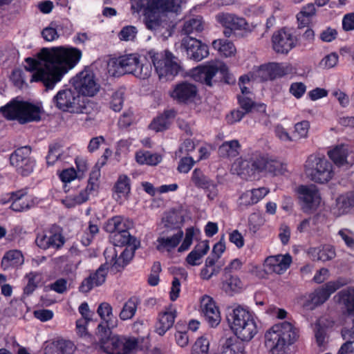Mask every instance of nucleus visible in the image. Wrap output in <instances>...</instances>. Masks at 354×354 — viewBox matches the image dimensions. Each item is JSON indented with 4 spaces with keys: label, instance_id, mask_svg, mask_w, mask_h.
Masks as SVG:
<instances>
[{
    "label": "nucleus",
    "instance_id": "32",
    "mask_svg": "<svg viewBox=\"0 0 354 354\" xmlns=\"http://www.w3.org/2000/svg\"><path fill=\"white\" fill-rule=\"evenodd\" d=\"M176 115V112L174 109L166 110L162 114L153 119L150 124V128L157 132L167 129Z\"/></svg>",
    "mask_w": 354,
    "mask_h": 354
},
{
    "label": "nucleus",
    "instance_id": "14",
    "mask_svg": "<svg viewBox=\"0 0 354 354\" xmlns=\"http://www.w3.org/2000/svg\"><path fill=\"white\" fill-rule=\"evenodd\" d=\"M298 43L297 35L292 28H281L272 37L273 50L279 54H288Z\"/></svg>",
    "mask_w": 354,
    "mask_h": 354
},
{
    "label": "nucleus",
    "instance_id": "57",
    "mask_svg": "<svg viewBox=\"0 0 354 354\" xmlns=\"http://www.w3.org/2000/svg\"><path fill=\"white\" fill-rule=\"evenodd\" d=\"M137 35V29L133 26H127L122 28L118 34L119 39L122 41H133Z\"/></svg>",
    "mask_w": 354,
    "mask_h": 354
},
{
    "label": "nucleus",
    "instance_id": "2",
    "mask_svg": "<svg viewBox=\"0 0 354 354\" xmlns=\"http://www.w3.org/2000/svg\"><path fill=\"white\" fill-rule=\"evenodd\" d=\"M187 0H138V6L143 10L145 24L149 30H156L162 23L160 15L179 14Z\"/></svg>",
    "mask_w": 354,
    "mask_h": 354
},
{
    "label": "nucleus",
    "instance_id": "10",
    "mask_svg": "<svg viewBox=\"0 0 354 354\" xmlns=\"http://www.w3.org/2000/svg\"><path fill=\"white\" fill-rule=\"evenodd\" d=\"M267 160V156L255 153L250 159L239 158L236 160L232 167L239 175L252 176L256 172H264Z\"/></svg>",
    "mask_w": 354,
    "mask_h": 354
},
{
    "label": "nucleus",
    "instance_id": "52",
    "mask_svg": "<svg viewBox=\"0 0 354 354\" xmlns=\"http://www.w3.org/2000/svg\"><path fill=\"white\" fill-rule=\"evenodd\" d=\"M310 123L307 120H303L295 124L293 136L295 138H305L308 136Z\"/></svg>",
    "mask_w": 354,
    "mask_h": 354
},
{
    "label": "nucleus",
    "instance_id": "7",
    "mask_svg": "<svg viewBox=\"0 0 354 354\" xmlns=\"http://www.w3.org/2000/svg\"><path fill=\"white\" fill-rule=\"evenodd\" d=\"M3 115L8 120H17L24 124L41 119V109L32 104L12 100L6 106L0 109Z\"/></svg>",
    "mask_w": 354,
    "mask_h": 354
},
{
    "label": "nucleus",
    "instance_id": "47",
    "mask_svg": "<svg viewBox=\"0 0 354 354\" xmlns=\"http://www.w3.org/2000/svg\"><path fill=\"white\" fill-rule=\"evenodd\" d=\"M182 32L187 36L197 37L199 32V19L192 18L186 20L182 28Z\"/></svg>",
    "mask_w": 354,
    "mask_h": 354
},
{
    "label": "nucleus",
    "instance_id": "50",
    "mask_svg": "<svg viewBox=\"0 0 354 354\" xmlns=\"http://www.w3.org/2000/svg\"><path fill=\"white\" fill-rule=\"evenodd\" d=\"M214 259L212 258H207L205 266L203 270L201 271V277L205 279H209L214 274H216L218 270L216 269L215 266V263Z\"/></svg>",
    "mask_w": 354,
    "mask_h": 354
},
{
    "label": "nucleus",
    "instance_id": "58",
    "mask_svg": "<svg viewBox=\"0 0 354 354\" xmlns=\"http://www.w3.org/2000/svg\"><path fill=\"white\" fill-rule=\"evenodd\" d=\"M55 343L60 354H73L75 351V346L71 341L62 339Z\"/></svg>",
    "mask_w": 354,
    "mask_h": 354
},
{
    "label": "nucleus",
    "instance_id": "12",
    "mask_svg": "<svg viewBox=\"0 0 354 354\" xmlns=\"http://www.w3.org/2000/svg\"><path fill=\"white\" fill-rule=\"evenodd\" d=\"M346 279L339 278L335 281H330L325 283L322 287L316 289L308 296L309 303L304 305L309 308H313L317 306L324 304L328 299L330 296L341 287L346 285Z\"/></svg>",
    "mask_w": 354,
    "mask_h": 354
},
{
    "label": "nucleus",
    "instance_id": "18",
    "mask_svg": "<svg viewBox=\"0 0 354 354\" xmlns=\"http://www.w3.org/2000/svg\"><path fill=\"white\" fill-rule=\"evenodd\" d=\"M292 257L289 254L270 256L265 259L263 267L267 273L281 274L290 267Z\"/></svg>",
    "mask_w": 354,
    "mask_h": 354
},
{
    "label": "nucleus",
    "instance_id": "38",
    "mask_svg": "<svg viewBox=\"0 0 354 354\" xmlns=\"http://www.w3.org/2000/svg\"><path fill=\"white\" fill-rule=\"evenodd\" d=\"M212 47L225 57H232L236 52L234 44L227 39H218L214 40Z\"/></svg>",
    "mask_w": 354,
    "mask_h": 354
},
{
    "label": "nucleus",
    "instance_id": "6",
    "mask_svg": "<svg viewBox=\"0 0 354 354\" xmlns=\"http://www.w3.org/2000/svg\"><path fill=\"white\" fill-rule=\"evenodd\" d=\"M304 171L309 179L319 184L327 183L335 176L333 164L324 156L316 153L308 157Z\"/></svg>",
    "mask_w": 354,
    "mask_h": 354
},
{
    "label": "nucleus",
    "instance_id": "19",
    "mask_svg": "<svg viewBox=\"0 0 354 354\" xmlns=\"http://www.w3.org/2000/svg\"><path fill=\"white\" fill-rule=\"evenodd\" d=\"M328 156L339 167H350L354 165V153L347 145H337L328 151Z\"/></svg>",
    "mask_w": 354,
    "mask_h": 354
},
{
    "label": "nucleus",
    "instance_id": "11",
    "mask_svg": "<svg viewBox=\"0 0 354 354\" xmlns=\"http://www.w3.org/2000/svg\"><path fill=\"white\" fill-rule=\"evenodd\" d=\"M80 97L75 89L63 88L53 98V103L59 110L70 113L78 112Z\"/></svg>",
    "mask_w": 354,
    "mask_h": 354
},
{
    "label": "nucleus",
    "instance_id": "63",
    "mask_svg": "<svg viewBox=\"0 0 354 354\" xmlns=\"http://www.w3.org/2000/svg\"><path fill=\"white\" fill-rule=\"evenodd\" d=\"M194 162L195 161L192 157L183 158L179 161L178 171L180 173L187 174L192 168Z\"/></svg>",
    "mask_w": 354,
    "mask_h": 354
},
{
    "label": "nucleus",
    "instance_id": "59",
    "mask_svg": "<svg viewBox=\"0 0 354 354\" xmlns=\"http://www.w3.org/2000/svg\"><path fill=\"white\" fill-rule=\"evenodd\" d=\"M123 102V92L116 91L112 95L110 106L114 111H120L122 108Z\"/></svg>",
    "mask_w": 354,
    "mask_h": 354
},
{
    "label": "nucleus",
    "instance_id": "21",
    "mask_svg": "<svg viewBox=\"0 0 354 354\" xmlns=\"http://www.w3.org/2000/svg\"><path fill=\"white\" fill-rule=\"evenodd\" d=\"M9 200L12 201L10 208L15 212L26 211L38 203L37 198L28 194L25 190L11 193Z\"/></svg>",
    "mask_w": 354,
    "mask_h": 354
},
{
    "label": "nucleus",
    "instance_id": "5",
    "mask_svg": "<svg viewBox=\"0 0 354 354\" xmlns=\"http://www.w3.org/2000/svg\"><path fill=\"white\" fill-rule=\"evenodd\" d=\"M299 338L298 329L289 322L274 324L265 333V344L272 354H286L285 348Z\"/></svg>",
    "mask_w": 354,
    "mask_h": 354
},
{
    "label": "nucleus",
    "instance_id": "41",
    "mask_svg": "<svg viewBox=\"0 0 354 354\" xmlns=\"http://www.w3.org/2000/svg\"><path fill=\"white\" fill-rule=\"evenodd\" d=\"M91 194L92 192L85 188L76 194L68 196L62 201V203L67 207H73L86 202Z\"/></svg>",
    "mask_w": 354,
    "mask_h": 354
},
{
    "label": "nucleus",
    "instance_id": "28",
    "mask_svg": "<svg viewBox=\"0 0 354 354\" xmlns=\"http://www.w3.org/2000/svg\"><path fill=\"white\" fill-rule=\"evenodd\" d=\"M130 191V178L126 175H120L114 186V199L119 203H122L128 198Z\"/></svg>",
    "mask_w": 354,
    "mask_h": 354
},
{
    "label": "nucleus",
    "instance_id": "20",
    "mask_svg": "<svg viewBox=\"0 0 354 354\" xmlns=\"http://www.w3.org/2000/svg\"><path fill=\"white\" fill-rule=\"evenodd\" d=\"M217 20L225 28L223 34L227 37H230L234 31L245 30L248 26L245 19L230 13L218 15Z\"/></svg>",
    "mask_w": 354,
    "mask_h": 354
},
{
    "label": "nucleus",
    "instance_id": "39",
    "mask_svg": "<svg viewBox=\"0 0 354 354\" xmlns=\"http://www.w3.org/2000/svg\"><path fill=\"white\" fill-rule=\"evenodd\" d=\"M240 145L237 140L224 142L218 148V153L223 158H234L239 153Z\"/></svg>",
    "mask_w": 354,
    "mask_h": 354
},
{
    "label": "nucleus",
    "instance_id": "56",
    "mask_svg": "<svg viewBox=\"0 0 354 354\" xmlns=\"http://www.w3.org/2000/svg\"><path fill=\"white\" fill-rule=\"evenodd\" d=\"M100 177V171L98 168L93 169L90 173L86 189L91 192L96 191L99 187V178Z\"/></svg>",
    "mask_w": 354,
    "mask_h": 354
},
{
    "label": "nucleus",
    "instance_id": "36",
    "mask_svg": "<svg viewBox=\"0 0 354 354\" xmlns=\"http://www.w3.org/2000/svg\"><path fill=\"white\" fill-rule=\"evenodd\" d=\"M353 206L354 198L352 194L341 195L336 199L335 213L338 216L346 214Z\"/></svg>",
    "mask_w": 354,
    "mask_h": 354
},
{
    "label": "nucleus",
    "instance_id": "33",
    "mask_svg": "<svg viewBox=\"0 0 354 354\" xmlns=\"http://www.w3.org/2000/svg\"><path fill=\"white\" fill-rule=\"evenodd\" d=\"M183 236V232L182 230H178V232L170 236H161L157 239L158 245L156 248L159 251L166 250L167 252L171 251L175 248L181 241Z\"/></svg>",
    "mask_w": 354,
    "mask_h": 354
},
{
    "label": "nucleus",
    "instance_id": "4",
    "mask_svg": "<svg viewBox=\"0 0 354 354\" xmlns=\"http://www.w3.org/2000/svg\"><path fill=\"white\" fill-rule=\"evenodd\" d=\"M109 73L112 76H120L125 73L145 80L151 76L152 68L149 62L140 59L136 54H128L112 59L108 64Z\"/></svg>",
    "mask_w": 354,
    "mask_h": 354
},
{
    "label": "nucleus",
    "instance_id": "46",
    "mask_svg": "<svg viewBox=\"0 0 354 354\" xmlns=\"http://www.w3.org/2000/svg\"><path fill=\"white\" fill-rule=\"evenodd\" d=\"M251 78L254 80L258 81L272 80L268 64L261 65V66L254 68L253 71L251 72Z\"/></svg>",
    "mask_w": 354,
    "mask_h": 354
},
{
    "label": "nucleus",
    "instance_id": "16",
    "mask_svg": "<svg viewBox=\"0 0 354 354\" xmlns=\"http://www.w3.org/2000/svg\"><path fill=\"white\" fill-rule=\"evenodd\" d=\"M297 193L301 209L305 212L316 209L321 203V196L315 185L299 187Z\"/></svg>",
    "mask_w": 354,
    "mask_h": 354
},
{
    "label": "nucleus",
    "instance_id": "44",
    "mask_svg": "<svg viewBox=\"0 0 354 354\" xmlns=\"http://www.w3.org/2000/svg\"><path fill=\"white\" fill-rule=\"evenodd\" d=\"M138 305V300L136 297L130 298L123 306V308L120 313V318L122 320H128L131 319L136 314L137 307Z\"/></svg>",
    "mask_w": 354,
    "mask_h": 354
},
{
    "label": "nucleus",
    "instance_id": "1",
    "mask_svg": "<svg viewBox=\"0 0 354 354\" xmlns=\"http://www.w3.org/2000/svg\"><path fill=\"white\" fill-rule=\"evenodd\" d=\"M82 51L71 46L44 48L36 58L25 59V69L32 73L30 82H41L47 90L57 84L80 62Z\"/></svg>",
    "mask_w": 354,
    "mask_h": 354
},
{
    "label": "nucleus",
    "instance_id": "64",
    "mask_svg": "<svg viewBox=\"0 0 354 354\" xmlns=\"http://www.w3.org/2000/svg\"><path fill=\"white\" fill-rule=\"evenodd\" d=\"M338 234L348 247L354 248V234L351 231L342 229L338 232Z\"/></svg>",
    "mask_w": 354,
    "mask_h": 354
},
{
    "label": "nucleus",
    "instance_id": "43",
    "mask_svg": "<svg viewBox=\"0 0 354 354\" xmlns=\"http://www.w3.org/2000/svg\"><path fill=\"white\" fill-rule=\"evenodd\" d=\"M136 161L140 165H156L162 160V157L158 153L150 151H140L136 154Z\"/></svg>",
    "mask_w": 354,
    "mask_h": 354
},
{
    "label": "nucleus",
    "instance_id": "17",
    "mask_svg": "<svg viewBox=\"0 0 354 354\" xmlns=\"http://www.w3.org/2000/svg\"><path fill=\"white\" fill-rule=\"evenodd\" d=\"M242 351L241 344L234 338L229 337L221 341L219 354H241ZM201 354H216L209 349V340L203 337H201Z\"/></svg>",
    "mask_w": 354,
    "mask_h": 354
},
{
    "label": "nucleus",
    "instance_id": "51",
    "mask_svg": "<svg viewBox=\"0 0 354 354\" xmlns=\"http://www.w3.org/2000/svg\"><path fill=\"white\" fill-rule=\"evenodd\" d=\"M264 216L259 213L252 214L248 219L249 229L256 233L265 223Z\"/></svg>",
    "mask_w": 354,
    "mask_h": 354
},
{
    "label": "nucleus",
    "instance_id": "23",
    "mask_svg": "<svg viewBox=\"0 0 354 354\" xmlns=\"http://www.w3.org/2000/svg\"><path fill=\"white\" fill-rule=\"evenodd\" d=\"M201 308H202L205 319L209 326L216 327L221 322V315L218 308L212 297L204 296L201 299Z\"/></svg>",
    "mask_w": 354,
    "mask_h": 354
},
{
    "label": "nucleus",
    "instance_id": "31",
    "mask_svg": "<svg viewBox=\"0 0 354 354\" xmlns=\"http://www.w3.org/2000/svg\"><path fill=\"white\" fill-rule=\"evenodd\" d=\"M24 262V256L20 250H12L7 252L2 258L1 267L8 270L21 266Z\"/></svg>",
    "mask_w": 354,
    "mask_h": 354
},
{
    "label": "nucleus",
    "instance_id": "26",
    "mask_svg": "<svg viewBox=\"0 0 354 354\" xmlns=\"http://www.w3.org/2000/svg\"><path fill=\"white\" fill-rule=\"evenodd\" d=\"M177 316L176 308L174 305H169L158 315V322L156 326V331L160 335H163L170 329Z\"/></svg>",
    "mask_w": 354,
    "mask_h": 354
},
{
    "label": "nucleus",
    "instance_id": "22",
    "mask_svg": "<svg viewBox=\"0 0 354 354\" xmlns=\"http://www.w3.org/2000/svg\"><path fill=\"white\" fill-rule=\"evenodd\" d=\"M135 250L133 246H128V248L124 250L121 253L119 258H117L115 248H110L104 250V255L105 259H106V263L118 269L120 267H124L130 261L134 255Z\"/></svg>",
    "mask_w": 354,
    "mask_h": 354
},
{
    "label": "nucleus",
    "instance_id": "48",
    "mask_svg": "<svg viewBox=\"0 0 354 354\" xmlns=\"http://www.w3.org/2000/svg\"><path fill=\"white\" fill-rule=\"evenodd\" d=\"M98 232H99L98 225L96 223H95L92 221H90L88 223V227L86 229L84 234H83V236L81 238L82 243L84 246L88 245L91 243L94 236L95 234H97L98 233Z\"/></svg>",
    "mask_w": 354,
    "mask_h": 354
},
{
    "label": "nucleus",
    "instance_id": "30",
    "mask_svg": "<svg viewBox=\"0 0 354 354\" xmlns=\"http://www.w3.org/2000/svg\"><path fill=\"white\" fill-rule=\"evenodd\" d=\"M133 225V223L131 220L120 216H116L108 220L104 228L107 232L113 234L116 232L129 230Z\"/></svg>",
    "mask_w": 354,
    "mask_h": 354
},
{
    "label": "nucleus",
    "instance_id": "13",
    "mask_svg": "<svg viewBox=\"0 0 354 354\" xmlns=\"http://www.w3.org/2000/svg\"><path fill=\"white\" fill-rule=\"evenodd\" d=\"M30 153L31 149L29 147H23L16 149L10 156L11 165L23 176L32 174L35 167V160L30 157Z\"/></svg>",
    "mask_w": 354,
    "mask_h": 354
},
{
    "label": "nucleus",
    "instance_id": "55",
    "mask_svg": "<svg viewBox=\"0 0 354 354\" xmlns=\"http://www.w3.org/2000/svg\"><path fill=\"white\" fill-rule=\"evenodd\" d=\"M26 278L28 279V283L24 288V292L27 295H30L37 287L40 279V275L37 272H30L26 274Z\"/></svg>",
    "mask_w": 354,
    "mask_h": 354
},
{
    "label": "nucleus",
    "instance_id": "53",
    "mask_svg": "<svg viewBox=\"0 0 354 354\" xmlns=\"http://www.w3.org/2000/svg\"><path fill=\"white\" fill-rule=\"evenodd\" d=\"M201 189L204 191L209 199H213L217 194L216 185L205 177H201Z\"/></svg>",
    "mask_w": 354,
    "mask_h": 354
},
{
    "label": "nucleus",
    "instance_id": "24",
    "mask_svg": "<svg viewBox=\"0 0 354 354\" xmlns=\"http://www.w3.org/2000/svg\"><path fill=\"white\" fill-rule=\"evenodd\" d=\"M35 243L39 248L43 250L50 248L59 249L64 245L65 239L60 232L49 231L39 234L35 239Z\"/></svg>",
    "mask_w": 354,
    "mask_h": 354
},
{
    "label": "nucleus",
    "instance_id": "25",
    "mask_svg": "<svg viewBox=\"0 0 354 354\" xmlns=\"http://www.w3.org/2000/svg\"><path fill=\"white\" fill-rule=\"evenodd\" d=\"M218 72L223 76H225L228 73V68L224 63L219 61L207 62L201 66V78L203 75L205 84L209 86H212V79Z\"/></svg>",
    "mask_w": 354,
    "mask_h": 354
},
{
    "label": "nucleus",
    "instance_id": "54",
    "mask_svg": "<svg viewBox=\"0 0 354 354\" xmlns=\"http://www.w3.org/2000/svg\"><path fill=\"white\" fill-rule=\"evenodd\" d=\"M109 267L111 266L110 264H107L106 261L105 263L102 265L94 274L90 275L93 277L95 285L97 286L102 285L105 281Z\"/></svg>",
    "mask_w": 354,
    "mask_h": 354
},
{
    "label": "nucleus",
    "instance_id": "45",
    "mask_svg": "<svg viewBox=\"0 0 354 354\" xmlns=\"http://www.w3.org/2000/svg\"><path fill=\"white\" fill-rule=\"evenodd\" d=\"M268 66L272 79L288 75L292 70L291 65L289 64L272 62L269 63Z\"/></svg>",
    "mask_w": 354,
    "mask_h": 354
},
{
    "label": "nucleus",
    "instance_id": "27",
    "mask_svg": "<svg viewBox=\"0 0 354 354\" xmlns=\"http://www.w3.org/2000/svg\"><path fill=\"white\" fill-rule=\"evenodd\" d=\"M197 88L196 86L183 82L176 86L171 93V97L180 102H186L192 100L196 95Z\"/></svg>",
    "mask_w": 354,
    "mask_h": 354
},
{
    "label": "nucleus",
    "instance_id": "29",
    "mask_svg": "<svg viewBox=\"0 0 354 354\" xmlns=\"http://www.w3.org/2000/svg\"><path fill=\"white\" fill-rule=\"evenodd\" d=\"M307 253L314 261H327L335 258V248L330 245L312 247L308 249Z\"/></svg>",
    "mask_w": 354,
    "mask_h": 354
},
{
    "label": "nucleus",
    "instance_id": "61",
    "mask_svg": "<svg viewBox=\"0 0 354 354\" xmlns=\"http://www.w3.org/2000/svg\"><path fill=\"white\" fill-rule=\"evenodd\" d=\"M306 91V85L302 82H294L291 84L289 91L296 98H301Z\"/></svg>",
    "mask_w": 354,
    "mask_h": 354
},
{
    "label": "nucleus",
    "instance_id": "42",
    "mask_svg": "<svg viewBox=\"0 0 354 354\" xmlns=\"http://www.w3.org/2000/svg\"><path fill=\"white\" fill-rule=\"evenodd\" d=\"M243 288V283L236 276H230L222 281L221 289L228 295L238 292Z\"/></svg>",
    "mask_w": 354,
    "mask_h": 354
},
{
    "label": "nucleus",
    "instance_id": "34",
    "mask_svg": "<svg viewBox=\"0 0 354 354\" xmlns=\"http://www.w3.org/2000/svg\"><path fill=\"white\" fill-rule=\"evenodd\" d=\"M128 230L116 232L111 234L110 239L114 245L122 246L128 245V246H133L134 249L138 247L139 241L136 238L131 236Z\"/></svg>",
    "mask_w": 354,
    "mask_h": 354
},
{
    "label": "nucleus",
    "instance_id": "35",
    "mask_svg": "<svg viewBox=\"0 0 354 354\" xmlns=\"http://www.w3.org/2000/svg\"><path fill=\"white\" fill-rule=\"evenodd\" d=\"M182 47L190 59L196 60L199 57V40L194 36H187L182 41Z\"/></svg>",
    "mask_w": 354,
    "mask_h": 354
},
{
    "label": "nucleus",
    "instance_id": "40",
    "mask_svg": "<svg viewBox=\"0 0 354 354\" xmlns=\"http://www.w3.org/2000/svg\"><path fill=\"white\" fill-rule=\"evenodd\" d=\"M97 313L101 319L106 323L109 328H113L116 326L117 319L113 316L112 307L109 304L106 302L100 304Z\"/></svg>",
    "mask_w": 354,
    "mask_h": 354
},
{
    "label": "nucleus",
    "instance_id": "62",
    "mask_svg": "<svg viewBox=\"0 0 354 354\" xmlns=\"http://www.w3.org/2000/svg\"><path fill=\"white\" fill-rule=\"evenodd\" d=\"M338 62V55L335 53H332L325 56L320 62L321 67L324 68H331L336 66Z\"/></svg>",
    "mask_w": 354,
    "mask_h": 354
},
{
    "label": "nucleus",
    "instance_id": "3",
    "mask_svg": "<svg viewBox=\"0 0 354 354\" xmlns=\"http://www.w3.org/2000/svg\"><path fill=\"white\" fill-rule=\"evenodd\" d=\"M227 321L231 330L241 341H250L259 332L254 315L247 308L241 306L228 309Z\"/></svg>",
    "mask_w": 354,
    "mask_h": 354
},
{
    "label": "nucleus",
    "instance_id": "9",
    "mask_svg": "<svg viewBox=\"0 0 354 354\" xmlns=\"http://www.w3.org/2000/svg\"><path fill=\"white\" fill-rule=\"evenodd\" d=\"M71 83L78 94L84 96L93 97L99 92L100 88V85L93 72L87 68L74 76L71 80Z\"/></svg>",
    "mask_w": 354,
    "mask_h": 354
},
{
    "label": "nucleus",
    "instance_id": "49",
    "mask_svg": "<svg viewBox=\"0 0 354 354\" xmlns=\"http://www.w3.org/2000/svg\"><path fill=\"white\" fill-rule=\"evenodd\" d=\"M286 171V165H283L281 162L274 160L268 159L267 160L266 167L264 170V172L269 173L272 175H279L283 174Z\"/></svg>",
    "mask_w": 354,
    "mask_h": 354
},
{
    "label": "nucleus",
    "instance_id": "15",
    "mask_svg": "<svg viewBox=\"0 0 354 354\" xmlns=\"http://www.w3.org/2000/svg\"><path fill=\"white\" fill-rule=\"evenodd\" d=\"M138 339L132 336L113 335L106 342L112 354H133L138 346Z\"/></svg>",
    "mask_w": 354,
    "mask_h": 354
},
{
    "label": "nucleus",
    "instance_id": "37",
    "mask_svg": "<svg viewBox=\"0 0 354 354\" xmlns=\"http://www.w3.org/2000/svg\"><path fill=\"white\" fill-rule=\"evenodd\" d=\"M316 15V8L313 3H307L303 6L297 14L299 27H305L309 24L311 19Z\"/></svg>",
    "mask_w": 354,
    "mask_h": 354
},
{
    "label": "nucleus",
    "instance_id": "60",
    "mask_svg": "<svg viewBox=\"0 0 354 354\" xmlns=\"http://www.w3.org/2000/svg\"><path fill=\"white\" fill-rule=\"evenodd\" d=\"M41 35L43 38L47 41H53L58 39L59 34L55 28V24H51L49 26L45 28Z\"/></svg>",
    "mask_w": 354,
    "mask_h": 354
},
{
    "label": "nucleus",
    "instance_id": "8",
    "mask_svg": "<svg viewBox=\"0 0 354 354\" xmlns=\"http://www.w3.org/2000/svg\"><path fill=\"white\" fill-rule=\"evenodd\" d=\"M149 55L160 80H169L178 74L180 66L169 51L150 52Z\"/></svg>",
    "mask_w": 354,
    "mask_h": 354
}]
</instances>
